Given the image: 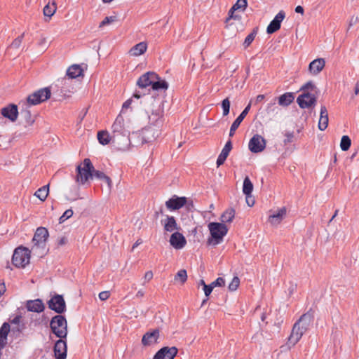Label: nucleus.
Here are the masks:
<instances>
[{
    "label": "nucleus",
    "instance_id": "15",
    "mask_svg": "<svg viewBox=\"0 0 359 359\" xmlns=\"http://www.w3.org/2000/svg\"><path fill=\"white\" fill-rule=\"evenodd\" d=\"M177 352L178 349L175 346H165L156 353L153 359H174Z\"/></svg>",
    "mask_w": 359,
    "mask_h": 359
},
{
    "label": "nucleus",
    "instance_id": "12",
    "mask_svg": "<svg viewBox=\"0 0 359 359\" xmlns=\"http://www.w3.org/2000/svg\"><path fill=\"white\" fill-rule=\"evenodd\" d=\"M154 126H149L145 128L142 132V143H149L154 141L159 135V126L152 124Z\"/></svg>",
    "mask_w": 359,
    "mask_h": 359
},
{
    "label": "nucleus",
    "instance_id": "32",
    "mask_svg": "<svg viewBox=\"0 0 359 359\" xmlns=\"http://www.w3.org/2000/svg\"><path fill=\"white\" fill-rule=\"evenodd\" d=\"M294 99L292 93H285L278 97V104L283 107H287L294 101Z\"/></svg>",
    "mask_w": 359,
    "mask_h": 359
},
{
    "label": "nucleus",
    "instance_id": "64",
    "mask_svg": "<svg viewBox=\"0 0 359 359\" xmlns=\"http://www.w3.org/2000/svg\"><path fill=\"white\" fill-rule=\"evenodd\" d=\"M142 243V241L141 239H138L133 245L132 250H134L135 248H137L139 245H140Z\"/></svg>",
    "mask_w": 359,
    "mask_h": 359
},
{
    "label": "nucleus",
    "instance_id": "52",
    "mask_svg": "<svg viewBox=\"0 0 359 359\" xmlns=\"http://www.w3.org/2000/svg\"><path fill=\"white\" fill-rule=\"evenodd\" d=\"M110 293L109 291H102L99 294V298L102 301H105L109 299Z\"/></svg>",
    "mask_w": 359,
    "mask_h": 359
},
{
    "label": "nucleus",
    "instance_id": "41",
    "mask_svg": "<svg viewBox=\"0 0 359 359\" xmlns=\"http://www.w3.org/2000/svg\"><path fill=\"white\" fill-rule=\"evenodd\" d=\"M175 280L179 281L182 285L187 280V273L185 269L180 270L175 276Z\"/></svg>",
    "mask_w": 359,
    "mask_h": 359
},
{
    "label": "nucleus",
    "instance_id": "13",
    "mask_svg": "<svg viewBox=\"0 0 359 359\" xmlns=\"http://www.w3.org/2000/svg\"><path fill=\"white\" fill-rule=\"evenodd\" d=\"M297 102L302 109L309 108L316 104V97L309 92H304L298 96Z\"/></svg>",
    "mask_w": 359,
    "mask_h": 359
},
{
    "label": "nucleus",
    "instance_id": "20",
    "mask_svg": "<svg viewBox=\"0 0 359 359\" xmlns=\"http://www.w3.org/2000/svg\"><path fill=\"white\" fill-rule=\"evenodd\" d=\"M186 203V197H178L177 196H174L165 202V205L169 210H176L183 207Z\"/></svg>",
    "mask_w": 359,
    "mask_h": 359
},
{
    "label": "nucleus",
    "instance_id": "57",
    "mask_svg": "<svg viewBox=\"0 0 359 359\" xmlns=\"http://www.w3.org/2000/svg\"><path fill=\"white\" fill-rule=\"evenodd\" d=\"M144 280H147V281H149L150 280L152 279L153 278V273L151 271H148L145 273L144 274Z\"/></svg>",
    "mask_w": 359,
    "mask_h": 359
},
{
    "label": "nucleus",
    "instance_id": "44",
    "mask_svg": "<svg viewBox=\"0 0 359 359\" xmlns=\"http://www.w3.org/2000/svg\"><path fill=\"white\" fill-rule=\"evenodd\" d=\"M221 106H222V108L223 110V113H222L223 116H227L229 114L230 106H231L229 99L228 97H226L224 100H223L222 101Z\"/></svg>",
    "mask_w": 359,
    "mask_h": 359
},
{
    "label": "nucleus",
    "instance_id": "45",
    "mask_svg": "<svg viewBox=\"0 0 359 359\" xmlns=\"http://www.w3.org/2000/svg\"><path fill=\"white\" fill-rule=\"evenodd\" d=\"M9 331L10 325L8 323H4L0 328V338L6 340Z\"/></svg>",
    "mask_w": 359,
    "mask_h": 359
},
{
    "label": "nucleus",
    "instance_id": "16",
    "mask_svg": "<svg viewBox=\"0 0 359 359\" xmlns=\"http://www.w3.org/2000/svg\"><path fill=\"white\" fill-rule=\"evenodd\" d=\"M53 351L55 357L57 359H66L67 352L66 341L60 338V339L55 342Z\"/></svg>",
    "mask_w": 359,
    "mask_h": 359
},
{
    "label": "nucleus",
    "instance_id": "49",
    "mask_svg": "<svg viewBox=\"0 0 359 359\" xmlns=\"http://www.w3.org/2000/svg\"><path fill=\"white\" fill-rule=\"evenodd\" d=\"M257 34V31L254 29L250 34H249L243 43V45H250L255 39Z\"/></svg>",
    "mask_w": 359,
    "mask_h": 359
},
{
    "label": "nucleus",
    "instance_id": "29",
    "mask_svg": "<svg viewBox=\"0 0 359 359\" xmlns=\"http://www.w3.org/2000/svg\"><path fill=\"white\" fill-rule=\"evenodd\" d=\"M163 222L164 230L165 231L172 232L175 230H179L180 226H178L176 220L173 216L167 215L166 218Z\"/></svg>",
    "mask_w": 359,
    "mask_h": 359
},
{
    "label": "nucleus",
    "instance_id": "18",
    "mask_svg": "<svg viewBox=\"0 0 359 359\" xmlns=\"http://www.w3.org/2000/svg\"><path fill=\"white\" fill-rule=\"evenodd\" d=\"M159 336V330L158 329H155L151 332H147L142 337V344L144 346L155 344L158 342Z\"/></svg>",
    "mask_w": 359,
    "mask_h": 359
},
{
    "label": "nucleus",
    "instance_id": "43",
    "mask_svg": "<svg viewBox=\"0 0 359 359\" xmlns=\"http://www.w3.org/2000/svg\"><path fill=\"white\" fill-rule=\"evenodd\" d=\"M266 111L269 114L276 115L279 113L280 109L276 105V99L273 102L268 104Z\"/></svg>",
    "mask_w": 359,
    "mask_h": 359
},
{
    "label": "nucleus",
    "instance_id": "5",
    "mask_svg": "<svg viewBox=\"0 0 359 359\" xmlns=\"http://www.w3.org/2000/svg\"><path fill=\"white\" fill-rule=\"evenodd\" d=\"M76 167V182L84 184L90 178H93V173L95 171L93 165L89 158H85L82 163Z\"/></svg>",
    "mask_w": 359,
    "mask_h": 359
},
{
    "label": "nucleus",
    "instance_id": "53",
    "mask_svg": "<svg viewBox=\"0 0 359 359\" xmlns=\"http://www.w3.org/2000/svg\"><path fill=\"white\" fill-rule=\"evenodd\" d=\"M212 290H213V287L211 285V284L204 285L203 290H204L205 295L206 297H208L211 294Z\"/></svg>",
    "mask_w": 359,
    "mask_h": 359
},
{
    "label": "nucleus",
    "instance_id": "2",
    "mask_svg": "<svg viewBox=\"0 0 359 359\" xmlns=\"http://www.w3.org/2000/svg\"><path fill=\"white\" fill-rule=\"evenodd\" d=\"M124 119L119 114L114 122L112 129V142L126 147L129 144V132L124 128Z\"/></svg>",
    "mask_w": 359,
    "mask_h": 359
},
{
    "label": "nucleus",
    "instance_id": "42",
    "mask_svg": "<svg viewBox=\"0 0 359 359\" xmlns=\"http://www.w3.org/2000/svg\"><path fill=\"white\" fill-rule=\"evenodd\" d=\"M351 144V140L350 137L347 135H344L341 137V142H340V147L342 151H347Z\"/></svg>",
    "mask_w": 359,
    "mask_h": 359
},
{
    "label": "nucleus",
    "instance_id": "4",
    "mask_svg": "<svg viewBox=\"0 0 359 359\" xmlns=\"http://www.w3.org/2000/svg\"><path fill=\"white\" fill-rule=\"evenodd\" d=\"M208 226L211 235V238L208 239V245L216 246L221 243L228 232L226 225L223 223L210 222Z\"/></svg>",
    "mask_w": 359,
    "mask_h": 359
},
{
    "label": "nucleus",
    "instance_id": "3",
    "mask_svg": "<svg viewBox=\"0 0 359 359\" xmlns=\"http://www.w3.org/2000/svg\"><path fill=\"white\" fill-rule=\"evenodd\" d=\"M49 236L48 230L45 227L36 229L32 238L33 245L31 250L38 257H43L46 253V241Z\"/></svg>",
    "mask_w": 359,
    "mask_h": 359
},
{
    "label": "nucleus",
    "instance_id": "8",
    "mask_svg": "<svg viewBox=\"0 0 359 359\" xmlns=\"http://www.w3.org/2000/svg\"><path fill=\"white\" fill-rule=\"evenodd\" d=\"M51 95L49 88H43L39 89L33 93L30 94L25 102H22L24 104H27L28 106L36 105L50 98Z\"/></svg>",
    "mask_w": 359,
    "mask_h": 359
},
{
    "label": "nucleus",
    "instance_id": "56",
    "mask_svg": "<svg viewBox=\"0 0 359 359\" xmlns=\"http://www.w3.org/2000/svg\"><path fill=\"white\" fill-rule=\"evenodd\" d=\"M132 103V100L131 99H129L128 100H126L123 104V107H122V110H121V113H123L124 112V110L127 109L128 108L130 107V104Z\"/></svg>",
    "mask_w": 359,
    "mask_h": 359
},
{
    "label": "nucleus",
    "instance_id": "6",
    "mask_svg": "<svg viewBox=\"0 0 359 359\" xmlns=\"http://www.w3.org/2000/svg\"><path fill=\"white\" fill-rule=\"evenodd\" d=\"M50 327L51 331L58 338L63 339L67 335V322L62 315H57L52 318Z\"/></svg>",
    "mask_w": 359,
    "mask_h": 359
},
{
    "label": "nucleus",
    "instance_id": "61",
    "mask_svg": "<svg viewBox=\"0 0 359 359\" xmlns=\"http://www.w3.org/2000/svg\"><path fill=\"white\" fill-rule=\"evenodd\" d=\"M295 12L297 13L303 14L304 13V8L301 6H297L295 8Z\"/></svg>",
    "mask_w": 359,
    "mask_h": 359
},
{
    "label": "nucleus",
    "instance_id": "34",
    "mask_svg": "<svg viewBox=\"0 0 359 359\" xmlns=\"http://www.w3.org/2000/svg\"><path fill=\"white\" fill-rule=\"evenodd\" d=\"M168 88V83L164 80H161L160 77L156 74V78L154 79V83H152L151 88L155 90H158L161 89L166 90Z\"/></svg>",
    "mask_w": 359,
    "mask_h": 359
},
{
    "label": "nucleus",
    "instance_id": "30",
    "mask_svg": "<svg viewBox=\"0 0 359 359\" xmlns=\"http://www.w3.org/2000/svg\"><path fill=\"white\" fill-rule=\"evenodd\" d=\"M285 215L286 209L285 208H282L276 213L270 215L269 220L271 224L278 225L283 220Z\"/></svg>",
    "mask_w": 359,
    "mask_h": 359
},
{
    "label": "nucleus",
    "instance_id": "22",
    "mask_svg": "<svg viewBox=\"0 0 359 359\" xmlns=\"http://www.w3.org/2000/svg\"><path fill=\"white\" fill-rule=\"evenodd\" d=\"M170 243L174 248L179 250L186 245L187 241L181 233L175 232L170 236Z\"/></svg>",
    "mask_w": 359,
    "mask_h": 359
},
{
    "label": "nucleus",
    "instance_id": "27",
    "mask_svg": "<svg viewBox=\"0 0 359 359\" xmlns=\"http://www.w3.org/2000/svg\"><path fill=\"white\" fill-rule=\"evenodd\" d=\"M328 112L325 106L320 108V118L318 121V128L320 130H325L328 126Z\"/></svg>",
    "mask_w": 359,
    "mask_h": 359
},
{
    "label": "nucleus",
    "instance_id": "35",
    "mask_svg": "<svg viewBox=\"0 0 359 359\" xmlns=\"http://www.w3.org/2000/svg\"><path fill=\"white\" fill-rule=\"evenodd\" d=\"M49 192V184L45 185L39 188L35 193L34 196L40 199L41 201H44Z\"/></svg>",
    "mask_w": 359,
    "mask_h": 359
},
{
    "label": "nucleus",
    "instance_id": "37",
    "mask_svg": "<svg viewBox=\"0 0 359 359\" xmlns=\"http://www.w3.org/2000/svg\"><path fill=\"white\" fill-rule=\"evenodd\" d=\"M147 49V46H132L128 53L130 56L137 57L144 54Z\"/></svg>",
    "mask_w": 359,
    "mask_h": 359
},
{
    "label": "nucleus",
    "instance_id": "33",
    "mask_svg": "<svg viewBox=\"0 0 359 359\" xmlns=\"http://www.w3.org/2000/svg\"><path fill=\"white\" fill-rule=\"evenodd\" d=\"M97 140L101 144L107 145L112 141V136L107 130H101L97 133Z\"/></svg>",
    "mask_w": 359,
    "mask_h": 359
},
{
    "label": "nucleus",
    "instance_id": "48",
    "mask_svg": "<svg viewBox=\"0 0 359 359\" xmlns=\"http://www.w3.org/2000/svg\"><path fill=\"white\" fill-rule=\"evenodd\" d=\"M73 210L72 209L67 210L63 215L59 218V223L62 224L67 219H69L73 215Z\"/></svg>",
    "mask_w": 359,
    "mask_h": 359
},
{
    "label": "nucleus",
    "instance_id": "21",
    "mask_svg": "<svg viewBox=\"0 0 359 359\" xmlns=\"http://www.w3.org/2000/svg\"><path fill=\"white\" fill-rule=\"evenodd\" d=\"M251 107V102H250L244 109V110L241 113V114L236 118V119L233 122L231 126L230 131H229V137H231L234 135L236 130L239 127L240 124L245 118V117L248 114Z\"/></svg>",
    "mask_w": 359,
    "mask_h": 359
},
{
    "label": "nucleus",
    "instance_id": "62",
    "mask_svg": "<svg viewBox=\"0 0 359 359\" xmlns=\"http://www.w3.org/2000/svg\"><path fill=\"white\" fill-rule=\"evenodd\" d=\"M354 93L355 95L359 94V81H358L355 83V86L354 88Z\"/></svg>",
    "mask_w": 359,
    "mask_h": 359
},
{
    "label": "nucleus",
    "instance_id": "60",
    "mask_svg": "<svg viewBox=\"0 0 359 359\" xmlns=\"http://www.w3.org/2000/svg\"><path fill=\"white\" fill-rule=\"evenodd\" d=\"M67 243V238L65 236L61 237L57 242L58 245H64Z\"/></svg>",
    "mask_w": 359,
    "mask_h": 359
},
{
    "label": "nucleus",
    "instance_id": "25",
    "mask_svg": "<svg viewBox=\"0 0 359 359\" xmlns=\"http://www.w3.org/2000/svg\"><path fill=\"white\" fill-rule=\"evenodd\" d=\"M248 6L247 0H237L235 4L231 8V9L229 11V18L226 19V20H229L231 18H238V15H234V12L237 10L241 9L242 11H244L245 8Z\"/></svg>",
    "mask_w": 359,
    "mask_h": 359
},
{
    "label": "nucleus",
    "instance_id": "54",
    "mask_svg": "<svg viewBox=\"0 0 359 359\" xmlns=\"http://www.w3.org/2000/svg\"><path fill=\"white\" fill-rule=\"evenodd\" d=\"M294 137L293 133H287L285 134V139L284 140V144H287L292 141Z\"/></svg>",
    "mask_w": 359,
    "mask_h": 359
},
{
    "label": "nucleus",
    "instance_id": "36",
    "mask_svg": "<svg viewBox=\"0 0 359 359\" xmlns=\"http://www.w3.org/2000/svg\"><path fill=\"white\" fill-rule=\"evenodd\" d=\"M235 217V210L233 208L227 209L222 215V223L231 222Z\"/></svg>",
    "mask_w": 359,
    "mask_h": 359
},
{
    "label": "nucleus",
    "instance_id": "51",
    "mask_svg": "<svg viewBox=\"0 0 359 359\" xmlns=\"http://www.w3.org/2000/svg\"><path fill=\"white\" fill-rule=\"evenodd\" d=\"M314 88H316L314 84L313 83L312 81H309L307 82L306 83H305L301 88L300 90L306 92V90H314Z\"/></svg>",
    "mask_w": 359,
    "mask_h": 359
},
{
    "label": "nucleus",
    "instance_id": "47",
    "mask_svg": "<svg viewBox=\"0 0 359 359\" xmlns=\"http://www.w3.org/2000/svg\"><path fill=\"white\" fill-rule=\"evenodd\" d=\"M117 20L116 16H107L104 18V20L100 22V27L108 25L111 23H113Z\"/></svg>",
    "mask_w": 359,
    "mask_h": 359
},
{
    "label": "nucleus",
    "instance_id": "10",
    "mask_svg": "<svg viewBox=\"0 0 359 359\" xmlns=\"http://www.w3.org/2000/svg\"><path fill=\"white\" fill-rule=\"evenodd\" d=\"M266 144V140L262 135L255 134L250 140L248 147L251 152L257 154L263 151Z\"/></svg>",
    "mask_w": 359,
    "mask_h": 359
},
{
    "label": "nucleus",
    "instance_id": "9",
    "mask_svg": "<svg viewBox=\"0 0 359 359\" xmlns=\"http://www.w3.org/2000/svg\"><path fill=\"white\" fill-rule=\"evenodd\" d=\"M20 107L21 108L20 115L22 124H23L25 128L32 126L35 121V116L32 114L29 109L30 107L28 106L27 104L22 102L20 103Z\"/></svg>",
    "mask_w": 359,
    "mask_h": 359
},
{
    "label": "nucleus",
    "instance_id": "38",
    "mask_svg": "<svg viewBox=\"0 0 359 359\" xmlns=\"http://www.w3.org/2000/svg\"><path fill=\"white\" fill-rule=\"evenodd\" d=\"M93 177L106 182L109 188L111 187V180L110 177L107 176L103 172L95 170L93 173Z\"/></svg>",
    "mask_w": 359,
    "mask_h": 359
},
{
    "label": "nucleus",
    "instance_id": "46",
    "mask_svg": "<svg viewBox=\"0 0 359 359\" xmlns=\"http://www.w3.org/2000/svg\"><path fill=\"white\" fill-rule=\"evenodd\" d=\"M239 284H240V279L238 278V277H237V276L233 277L231 282L229 285V287H228L229 290L230 291L236 290L239 286Z\"/></svg>",
    "mask_w": 359,
    "mask_h": 359
},
{
    "label": "nucleus",
    "instance_id": "58",
    "mask_svg": "<svg viewBox=\"0 0 359 359\" xmlns=\"http://www.w3.org/2000/svg\"><path fill=\"white\" fill-rule=\"evenodd\" d=\"M22 316L20 315H17L13 320H11L12 324L18 325L21 320Z\"/></svg>",
    "mask_w": 359,
    "mask_h": 359
},
{
    "label": "nucleus",
    "instance_id": "24",
    "mask_svg": "<svg viewBox=\"0 0 359 359\" xmlns=\"http://www.w3.org/2000/svg\"><path fill=\"white\" fill-rule=\"evenodd\" d=\"M232 149V143L231 140L227 141L226 144L224 145V148L222 149L220 154L219 155L217 159V166L219 167L222 165L224 161H226V158L228 157L229 152Z\"/></svg>",
    "mask_w": 359,
    "mask_h": 359
},
{
    "label": "nucleus",
    "instance_id": "59",
    "mask_svg": "<svg viewBox=\"0 0 359 359\" xmlns=\"http://www.w3.org/2000/svg\"><path fill=\"white\" fill-rule=\"evenodd\" d=\"M23 34L17 37L13 42L12 45H19L22 42Z\"/></svg>",
    "mask_w": 359,
    "mask_h": 359
},
{
    "label": "nucleus",
    "instance_id": "31",
    "mask_svg": "<svg viewBox=\"0 0 359 359\" xmlns=\"http://www.w3.org/2000/svg\"><path fill=\"white\" fill-rule=\"evenodd\" d=\"M83 69L79 65H72L67 70V75L71 79L83 76Z\"/></svg>",
    "mask_w": 359,
    "mask_h": 359
},
{
    "label": "nucleus",
    "instance_id": "19",
    "mask_svg": "<svg viewBox=\"0 0 359 359\" xmlns=\"http://www.w3.org/2000/svg\"><path fill=\"white\" fill-rule=\"evenodd\" d=\"M156 78V74L154 72H148L142 75L137 81V85L140 88H145L147 86H152L154 79Z\"/></svg>",
    "mask_w": 359,
    "mask_h": 359
},
{
    "label": "nucleus",
    "instance_id": "28",
    "mask_svg": "<svg viewBox=\"0 0 359 359\" xmlns=\"http://www.w3.org/2000/svg\"><path fill=\"white\" fill-rule=\"evenodd\" d=\"M325 62L323 58L313 60L309 67L310 72L313 74H318L325 67Z\"/></svg>",
    "mask_w": 359,
    "mask_h": 359
},
{
    "label": "nucleus",
    "instance_id": "26",
    "mask_svg": "<svg viewBox=\"0 0 359 359\" xmlns=\"http://www.w3.org/2000/svg\"><path fill=\"white\" fill-rule=\"evenodd\" d=\"M158 107H161V105H158ZM151 114L149 116V123L151 124H154L157 126L162 124V116H163V110L160 108L156 109H151Z\"/></svg>",
    "mask_w": 359,
    "mask_h": 359
},
{
    "label": "nucleus",
    "instance_id": "55",
    "mask_svg": "<svg viewBox=\"0 0 359 359\" xmlns=\"http://www.w3.org/2000/svg\"><path fill=\"white\" fill-rule=\"evenodd\" d=\"M245 201L250 207H252L255 204V199L252 198V194L250 195H245Z\"/></svg>",
    "mask_w": 359,
    "mask_h": 359
},
{
    "label": "nucleus",
    "instance_id": "63",
    "mask_svg": "<svg viewBox=\"0 0 359 359\" xmlns=\"http://www.w3.org/2000/svg\"><path fill=\"white\" fill-rule=\"evenodd\" d=\"M264 95H259L257 96L256 97V103H258V102H262L264 99Z\"/></svg>",
    "mask_w": 359,
    "mask_h": 359
},
{
    "label": "nucleus",
    "instance_id": "1",
    "mask_svg": "<svg viewBox=\"0 0 359 359\" xmlns=\"http://www.w3.org/2000/svg\"><path fill=\"white\" fill-rule=\"evenodd\" d=\"M313 316L311 311L304 313L294 324L290 335L288 337L287 345L294 346L307 332L313 322Z\"/></svg>",
    "mask_w": 359,
    "mask_h": 359
},
{
    "label": "nucleus",
    "instance_id": "23",
    "mask_svg": "<svg viewBox=\"0 0 359 359\" xmlns=\"http://www.w3.org/2000/svg\"><path fill=\"white\" fill-rule=\"evenodd\" d=\"M26 308L29 311L41 313L43 311L45 306L41 299H36L27 301Z\"/></svg>",
    "mask_w": 359,
    "mask_h": 359
},
{
    "label": "nucleus",
    "instance_id": "40",
    "mask_svg": "<svg viewBox=\"0 0 359 359\" xmlns=\"http://www.w3.org/2000/svg\"><path fill=\"white\" fill-rule=\"evenodd\" d=\"M57 9L55 3L53 1L52 4L48 3L43 8V14L45 16L50 18L54 15Z\"/></svg>",
    "mask_w": 359,
    "mask_h": 359
},
{
    "label": "nucleus",
    "instance_id": "14",
    "mask_svg": "<svg viewBox=\"0 0 359 359\" xmlns=\"http://www.w3.org/2000/svg\"><path fill=\"white\" fill-rule=\"evenodd\" d=\"M3 117H0V124L4 122V118H7L12 122L17 120L18 116V106L14 104H10L1 110Z\"/></svg>",
    "mask_w": 359,
    "mask_h": 359
},
{
    "label": "nucleus",
    "instance_id": "39",
    "mask_svg": "<svg viewBox=\"0 0 359 359\" xmlns=\"http://www.w3.org/2000/svg\"><path fill=\"white\" fill-rule=\"evenodd\" d=\"M253 191V184L250 178L246 176L243 180V192L245 195H250Z\"/></svg>",
    "mask_w": 359,
    "mask_h": 359
},
{
    "label": "nucleus",
    "instance_id": "7",
    "mask_svg": "<svg viewBox=\"0 0 359 359\" xmlns=\"http://www.w3.org/2000/svg\"><path fill=\"white\" fill-rule=\"evenodd\" d=\"M31 252V250L23 246L15 248L12 257L13 264L18 268H25L29 264Z\"/></svg>",
    "mask_w": 359,
    "mask_h": 359
},
{
    "label": "nucleus",
    "instance_id": "17",
    "mask_svg": "<svg viewBox=\"0 0 359 359\" xmlns=\"http://www.w3.org/2000/svg\"><path fill=\"white\" fill-rule=\"evenodd\" d=\"M285 17V13L283 11H279V13L275 16L273 20L269 23L267 27L266 32L269 34H272L278 30L280 28L282 21Z\"/></svg>",
    "mask_w": 359,
    "mask_h": 359
},
{
    "label": "nucleus",
    "instance_id": "11",
    "mask_svg": "<svg viewBox=\"0 0 359 359\" xmlns=\"http://www.w3.org/2000/svg\"><path fill=\"white\" fill-rule=\"evenodd\" d=\"M48 308L61 314L66 310L65 299L62 295L55 294L48 302Z\"/></svg>",
    "mask_w": 359,
    "mask_h": 359
},
{
    "label": "nucleus",
    "instance_id": "50",
    "mask_svg": "<svg viewBox=\"0 0 359 359\" xmlns=\"http://www.w3.org/2000/svg\"><path fill=\"white\" fill-rule=\"evenodd\" d=\"M210 284L213 288L215 287H222L225 285V280L223 278L219 277L215 281L212 282Z\"/></svg>",
    "mask_w": 359,
    "mask_h": 359
}]
</instances>
